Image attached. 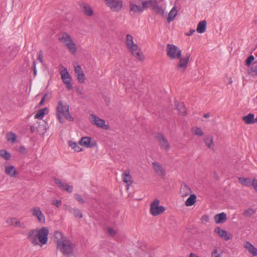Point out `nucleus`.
Here are the masks:
<instances>
[{"instance_id":"1","label":"nucleus","mask_w":257,"mask_h":257,"mask_svg":"<svg viewBox=\"0 0 257 257\" xmlns=\"http://www.w3.org/2000/svg\"><path fill=\"white\" fill-rule=\"evenodd\" d=\"M54 241L57 244V248L63 255L68 257L72 256L74 244L61 232L58 231L55 232Z\"/></svg>"},{"instance_id":"2","label":"nucleus","mask_w":257,"mask_h":257,"mask_svg":"<svg viewBox=\"0 0 257 257\" xmlns=\"http://www.w3.org/2000/svg\"><path fill=\"white\" fill-rule=\"evenodd\" d=\"M56 115L57 119L61 123L64 122L62 117L71 121L74 120V118L69 113V106L62 100L58 102Z\"/></svg>"},{"instance_id":"3","label":"nucleus","mask_w":257,"mask_h":257,"mask_svg":"<svg viewBox=\"0 0 257 257\" xmlns=\"http://www.w3.org/2000/svg\"><path fill=\"white\" fill-rule=\"evenodd\" d=\"M166 50L167 56L171 59H179L181 57V50L175 45L168 44Z\"/></svg>"},{"instance_id":"4","label":"nucleus","mask_w":257,"mask_h":257,"mask_svg":"<svg viewBox=\"0 0 257 257\" xmlns=\"http://www.w3.org/2000/svg\"><path fill=\"white\" fill-rule=\"evenodd\" d=\"M59 39L67 46L69 51L74 54L76 51L75 44L67 33H63Z\"/></svg>"},{"instance_id":"5","label":"nucleus","mask_w":257,"mask_h":257,"mask_svg":"<svg viewBox=\"0 0 257 257\" xmlns=\"http://www.w3.org/2000/svg\"><path fill=\"white\" fill-rule=\"evenodd\" d=\"M89 120L92 124L96 125L98 127L102 128L105 130L109 129V125L105 124V120L100 118L95 114H90Z\"/></svg>"},{"instance_id":"6","label":"nucleus","mask_w":257,"mask_h":257,"mask_svg":"<svg viewBox=\"0 0 257 257\" xmlns=\"http://www.w3.org/2000/svg\"><path fill=\"white\" fill-rule=\"evenodd\" d=\"M48 234L49 230L46 227H43L40 229H38L37 239L39 243H40L41 246L47 243L48 239Z\"/></svg>"},{"instance_id":"7","label":"nucleus","mask_w":257,"mask_h":257,"mask_svg":"<svg viewBox=\"0 0 257 257\" xmlns=\"http://www.w3.org/2000/svg\"><path fill=\"white\" fill-rule=\"evenodd\" d=\"M106 5L113 12H119L123 6L121 0H104Z\"/></svg>"},{"instance_id":"8","label":"nucleus","mask_w":257,"mask_h":257,"mask_svg":"<svg viewBox=\"0 0 257 257\" xmlns=\"http://www.w3.org/2000/svg\"><path fill=\"white\" fill-rule=\"evenodd\" d=\"M159 203L158 200H155L151 204L150 211L153 216H157L164 212L165 210L164 207L159 206Z\"/></svg>"},{"instance_id":"9","label":"nucleus","mask_w":257,"mask_h":257,"mask_svg":"<svg viewBox=\"0 0 257 257\" xmlns=\"http://www.w3.org/2000/svg\"><path fill=\"white\" fill-rule=\"evenodd\" d=\"M156 138L159 143L161 149L166 152H168L170 149V145L163 135L158 133L156 135Z\"/></svg>"},{"instance_id":"10","label":"nucleus","mask_w":257,"mask_h":257,"mask_svg":"<svg viewBox=\"0 0 257 257\" xmlns=\"http://www.w3.org/2000/svg\"><path fill=\"white\" fill-rule=\"evenodd\" d=\"M61 74L62 81L65 85L66 88L68 90H71L73 88L71 78L67 69L65 68L64 71L61 72Z\"/></svg>"},{"instance_id":"11","label":"nucleus","mask_w":257,"mask_h":257,"mask_svg":"<svg viewBox=\"0 0 257 257\" xmlns=\"http://www.w3.org/2000/svg\"><path fill=\"white\" fill-rule=\"evenodd\" d=\"M30 211L33 215L37 218L38 222L40 223L45 222V216L40 207H34L31 209Z\"/></svg>"},{"instance_id":"12","label":"nucleus","mask_w":257,"mask_h":257,"mask_svg":"<svg viewBox=\"0 0 257 257\" xmlns=\"http://www.w3.org/2000/svg\"><path fill=\"white\" fill-rule=\"evenodd\" d=\"M79 144L87 148H92L97 145L95 141H92V139L89 137H83L79 141Z\"/></svg>"},{"instance_id":"13","label":"nucleus","mask_w":257,"mask_h":257,"mask_svg":"<svg viewBox=\"0 0 257 257\" xmlns=\"http://www.w3.org/2000/svg\"><path fill=\"white\" fill-rule=\"evenodd\" d=\"M38 229H32L27 234V237L33 245L39 244L37 239Z\"/></svg>"},{"instance_id":"14","label":"nucleus","mask_w":257,"mask_h":257,"mask_svg":"<svg viewBox=\"0 0 257 257\" xmlns=\"http://www.w3.org/2000/svg\"><path fill=\"white\" fill-rule=\"evenodd\" d=\"M128 48L132 54L138 59L140 61L143 60V58H142V52L137 44H134L133 45L128 47Z\"/></svg>"},{"instance_id":"15","label":"nucleus","mask_w":257,"mask_h":257,"mask_svg":"<svg viewBox=\"0 0 257 257\" xmlns=\"http://www.w3.org/2000/svg\"><path fill=\"white\" fill-rule=\"evenodd\" d=\"M55 183L63 190H65L68 193H71L73 191V187L66 183H63L62 181L57 178L54 179Z\"/></svg>"},{"instance_id":"16","label":"nucleus","mask_w":257,"mask_h":257,"mask_svg":"<svg viewBox=\"0 0 257 257\" xmlns=\"http://www.w3.org/2000/svg\"><path fill=\"white\" fill-rule=\"evenodd\" d=\"M122 178L123 181L127 185L126 189H128L129 186L133 182L132 177L130 175V171L129 170H125L122 174Z\"/></svg>"},{"instance_id":"17","label":"nucleus","mask_w":257,"mask_h":257,"mask_svg":"<svg viewBox=\"0 0 257 257\" xmlns=\"http://www.w3.org/2000/svg\"><path fill=\"white\" fill-rule=\"evenodd\" d=\"M190 55L187 54L185 57H181L179 58V62L177 66V68H181L183 70L185 69L187 66Z\"/></svg>"},{"instance_id":"18","label":"nucleus","mask_w":257,"mask_h":257,"mask_svg":"<svg viewBox=\"0 0 257 257\" xmlns=\"http://www.w3.org/2000/svg\"><path fill=\"white\" fill-rule=\"evenodd\" d=\"M75 73L78 81L81 83H84L85 79V75L80 66L78 65L75 67Z\"/></svg>"},{"instance_id":"19","label":"nucleus","mask_w":257,"mask_h":257,"mask_svg":"<svg viewBox=\"0 0 257 257\" xmlns=\"http://www.w3.org/2000/svg\"><path fill=\"white\" fill-rule=\"evenodd\" d=\"M214 231L215 233L218 234L221 238H223L226 241L229 240L231 237V234L228 235L226 230L222 229L219 227H216Z\"/></svg>"},{"instance_id":"20","label":"nucleus","mask_w":257,"mask_h":257,"mask_svg":"<svg viewBox=\"0 0 257 257\" xmlns=\"http://www.w3.org/2000/svg\"><path fill=\"white\" fill-rule=\"evenodd\" d=\"M192 191L190 187L185 183H182L181 185L180 194L182 197H186L191 194Z\"/></svg>"},{"instance_id":"21","label":"nucleus","mask_w":257,"mask_h":257,"mask_svg":"<svg viewBox=\"0 0 257 257\" xmlns=\"http://www.w3.org/2000/svg\"><path fill=\"white\" fill-rule=\"evenodd\" d=\"M65 209L66 210H68L69 212L73 214L75 217L81 218L83 216L81 211L76 207L72 208L69 205H66Z\"/></svg>"},{"instance_id":"22","label":"nucleus","mask_w":257,"mask_h":257,"mask_svg":"<svg viewBox=\"0 0 257 257\" xmlns=\"http://www.w3.org/2000/svg\"><path fill=\"white\" fill-rule=\"evenodd\" d=\"M129 6L130 8V14L131 15H132V12L133 13H142L143 12L142 7L140 5H137L134 4L133 2H130L129 3Z\"/></svg>"},{"instance_id":"23","label":"nucleus","mask_w":257,"mask_h":257,"mask_svg":"<svg viewBox=\"0 0 257 257\" xmlns=\"http://www.w3.org/2000/svg\"><path fill=\"white\" fill-rule=\"evenodd\" d=\"M243 246L253 256L257 255V248L251 243L248 241H246L244 243Z\"/></svg>"},{"instance_id":"24","label":"nucleus","mask_w":257,"mask_h":257,"mask_svg":"<svg viewBox=\"0 0 257 257\" xmlns=\"http://www.w3.org/2000/svg\"><path fill=\"white\" fill-rule=\"evenodd\" d=\"M214 219L217 224L224 223L227 219L226 214L224 212H222L215 215Z\"/></svg>"},{"instance_id":"25","label":"nucleus","mask_w":257,"mask_h":257,"mask_svg":"<svg viewBox=\"0 0 257 257\" xmlns=\"http://www.w3.org/2000/svg\"><path fill=\"white\" fill-rule=\"evenodd\" d=\"M175 105L180 114L184 115L186 114V109L183 103H178L177 101H175Z\"/></svg>"},{"instance_id":"26","label":"nucleus","mask_w":257,"mask_h":257,"mask_svg":"<svg viewBox=\"0 0 257 257\" xmlns=\"http://www.w3.org/2000/svg\"><path fill=\"white\" fill-rule=\"evenodd\" d=\"M153 168L155 172L159 175H164L165 171L162 166L158 162L153 163Z\"/></svg>"},{"instance_id":"27","label":"nucleus","mask_w":257,"mask_h":257,"mask_svg":"<svg viewBox=\"0 0 257 257\" xmlns=\"http://www.w3.org/2000/svg\"><path fill=\"white\" fill-rule=\"evenodd\" d=\"M82 11L85 13V14L88 16H91L93 14V11L90 7L86 4H83L81 6Z\"/></svg>"},{"instance_id":"28","label":"nucleus","mask_w":257,"mask_h":257,"mask_svg":"<svg viewBox=\"0 0 257 257\" xmlns=\"http://www.w3.org/2000/svg\"><path fill=\"white\" fill-rule=\"evenodd\" d=\"M206 28V22L205 20L200 22L197 27L196 31L198 33L202 34L204 33Z\"/></svg>"},{"instance_id":"29","label":"nucleus","mask_w":257,"mask_h":257,"mask_svg":"<svg viewBox=\"0 0 257 257\" xmlns=\"http://www.w3.org/2000/svg\"><path fill=\"white\" fill-rule=\"evenodd\" d=\"M152 9L155 12L157 15H160L161 16H163L164 15V10L161 6L158 5L157 0H156V2L154 4V6L153 7Z\"/></svg>"},{"instance_id":"30","label":"nucleus","mask_w":257,"mask_h":257,"mask_svg":"<svg viewBox=\"0 0 257 257\" xmlns=\"http://www.w3.org/2000/svg\"><path fill=\"white\" fill-rule=\"evenodd\" d=\"M178 14V11L176 10V7H174L169 13L167 18V21L169 23L172 21Z\"/></svg>"},{"instance_id":"31","label":"nucleus","mask_w":257,"mask_h":257,"mask_svg":"<svg viewBox=\"0 0 257 257\" xmlns=\"http://www.w3.org/2000/svg\"><path fill=\"white\" fill-rule=\"evenodd\" d=\"M156 2V0H148V1H143L142 2V9L143 10V11L151 7L153 8V7L154 6V4Z\"/></svg>"},{"instance_id":"32","label":"nucleus","mask_w":257,"mask_h":257,"mask_svg":"<svg viewBox=\"0 0 257 257\" xmlns=\"http://www.w3.org/2000/svg\"><path fill=\"white\" fill-rule=\"evenodd\" d=\"M254 114L253 113H249L242 117L243 121L246 124H249L253 123Z\"/></svg>"},{"instance_id":"33","label":"nucleus","mask_w":257,"mask_h":257,"mask_svg":"<svg viewBox=\"0 0 257 257\" xmlns=\"http://www.w3.org/2000/svg\"><path fill=\"white\" fill-rule=\"evenodd\" d=\"M239 182L242 185L246 186H252V181H251V180L249 178H244L240 177L238 178Z\"/></svg>"},{"instance_id":"34","label":"nucleus","mask_w":257,"mask_h":257,"mask_svg":"<svg viewBox=\"0 0 257 257\" xmlns=\"http://www.w3.org/2000/svg\"><path fill=\"white\" fill-rule=\"evenodd\" d=\"M204 142L209 149L213 150L214 144L212 136H206L204 138Z\"/></svg>"},{"instance_id":"35","label":"nucleus","mask_w":257,"mask_h":257,"mask_svg":"<svg viewBox=\"0 0 257 257\" xmlns=\"http://www.w3.org/2000/svg\"><path fill=\"white\" fill-rule=\"evenodd\" d=\"M196 201V196L195 194H191L185 201V205L187 206L193 205Z\"/></svg>"},{"instance_id":"36","label":"nucleus","mask_w":257,"mask_h":257,"mask_svg":"<svg viewBox=\"0 0 257 257\" xmlns=\"http://www.w3.org/2000/svg\"><path fill=\"white\" fill-rule=\"evenodd\" d=\"M6 139L8 142L13 144L16 141L17 136L13 132H9L6 135Z\"/></svg>"},{"instance_id":"37","label":"nucleus","mask_w":257,"mask_h":257,"mask_svg":"<svg viewBox=\"0 0 257 257\" xmlns=\"http://www.w3.org/2000/svg\"><path fill=\"white\" fill-rule=\"evenodd\" d=\"M6 173L12 177L15 176L16 174V171L15 167L13 166L6 167L5 170Z\"/></svg>"},{"instance_id":"38","label":"nucleus","mask_w":257,"mask_h":257,"mask_svg":"<svg viewBox=\"0 0 257 257\" xmlns=\"http://www.w3.org/2000/svg\"><path fill=\"white\" fill-rule=\"evenodd\" d=\"M69 146L77 152H79L82 150V149L76 143L73 141H70L68 142Z\"/></svg>"},{"instance_id":"39","label":"nucleus","mask_w":257,"mask_h":257,"mask_svg":"<svg viewBox=\"0 0 257 257\" xmlns=\"http://www.w3.org/2000/svg\"><path fill=\"white\" fill-rule=\"evenodd\" d=\"M46 111H48V109L47 107H45V108L40 109L39 111H38L36 113V114L35 115V117L36 118H39L43 117L45 115Z\"/></svg>"},{"instance_id":"40","label":"nucleus","mask_w":257,"mask_h":257,"mask_svg":"<svg viewBox=\"0 0 257 257\" xmlns=\"http://www.w3.org/2000/svg\"><path fill=\"white\" fill-rule=\"evenodd\" d=\"M135 44L133 41V38L132 35L127 34L126 36L125 44L127 47Z\"/></svg>"},{"instance_id":"41","label":"nucleus","mask_w":257,"mask_h":257,"mask_svg":"<svg viewBox=\"0 0 257 257\" xmlns=\"http://www.w3.org/2000/svg\"><path fill=\"white\" fill-rule=\"evenodd\" d=\"M0 156L6 160H9L11 157L10 154L4 150H0Z\"/></svg>"},{"instance_id":"42","label":"nucleus","mask_w":257,"mask_h":257,"mask_svg":"<svg viewBox=\"0 0 257 257\" xmlns=\"http://www.w3.org/2000/svg\"><path fill=\"white\" fill-rule=\"evenodd\" d=\"M255 213V211L252 208H248L245 210L243 213V215L245 217H249Z\"/></svg>"},{"instance_id":"43","label":"nucleus","mask_w":257,"mask_h":257,"mask_svg":"<svg viewBox=\"0 0 257 257\" xmlns=\"http://www.w3.org/2000/svg\"><path fill=\"white\" fill-rule=\"evenodd\" d=\"M249 73L252 76L257 75V65L250 68L249 70Z\"/></svg>"},{"instance_id":"44","label":"nucleus","mask_w":257,"mask_h":257,"mask_svg":"<svg viewBox=\"0 0 257 257\" xmlns=\"http://www.w3.org/2000/svg\"><path fill=\"white\" fill-rule=\"evenodd\" d=\"M74 197H75V199L76 200H77V201L78 202H79L80 203L82 204V203H85V200L82 197V196L79 194H77V193L75 194Z\"/></svg>"},{"instance_id":"45","label":"nucleus","mask_w":257,"mask_h":257,"mask_svg":"<svg viewBox=\"0 0 257 257\" xmlns=\"http://www.w3.org/2000/svg\"><path fill=\"white\" fill-rule=\"evenodd\" d=\"M14 226L15 227H18L21 228H24L25 227V224L23 222H21L20 220H17V219H15Z\"/></svg>"},{"instance_id":"46","label":"nucleus","mask_w":257,"mask_h":257,"mask_svg":"<svg viewBox=\"0 0 257 257\" xmlns=\"http://www.w3.org/2000/svg\"><path fill=\"white\" fill-rule=\"evenodd\" d=\"M254 57L253 55H250L246 60L245 64L247 66H249L254 61Z\"/></svg>"},{"instance_id":"47","label":"nucleus","mask_w":257,"mask_h":257,"mask_svg":"<svg viewBox=\"0 0 257 257\" xmlns=\"http://www.w3.org/2000/svg\"><path fill=\"white\" fill-rule=\"evenodd\" d=\"M195 135L198 136H202L203 135V132L202 129L200 127H197L194 133Z\"/></svg>"},{"instance_id":"48","label":"nucleus","mask_w":257,"mask_h":257,"mask_svg":"<svg viewBox=\"0 0 257 257\" xmlns=\"http://www.w3.org/2000/svg\"><path fill=\"white\" fill-rule=\"evenodd\" d=\"M217 249H215L211 253L212 257H221V253H218Z\"/></svg>"},{"instance_id":"49","label":"nucleus","mask_w":257,"mask_h":257,"mask_svg":"<svg viewBox=\"0 0 257 257\" xmlns=\"http://www.w3.org/2000/svg\"><path fill=\"white\" fill-rule=\"evenodd\" d=\"M17 53L15 51H12L11 53V55L10 56V58L9 59V61L13 60L15 57L16 56Z\"/></svg>"},{"instance_id":"50","label":"nucleus","mask_w":257,"mask_h":257,"mask_svg":"<svg viewBox=\"0 0 257 257\" xmlns=\"http://www.w3.org/2000/svg\"><path fill=\"white\" fill-rule=\"evenodd\" d=\"M38 59L40 61V62H41L42 63L43 62V54H42V51H40L39 52Z\"/></svg>"},{"instance_id":"51","label":"nucleus","mask_w":257,"mask_h":257,"mask_svg":"<svg viewBox=\"0 0 257 257\" xmlns=\"http://www.w3.org/2000/svg\"><path fill=\"white\" fill-rule=\"evenodd\" d=\"M33 69L34 71V76H35L37 75L36 62L35 61H34L33 63Z\"/></svg>"},{"instance_id":"52","label":"nucleus","mask_w":257,"mask_h":257,"mask_svg":"<svg viewBox=\"0 0 257 257\" xmlns=\"http://www.w3.org/2000/svg\"><path fill=\"white\" fill-rule=\"evenodd\" d=\"M15 219H16V218H15L9 219L7 220V223L10 225H14Z\"/></svg>"},{"instance_id":"53","label":"nucleus","mask_w":257,"mask_h":257,"mask_svg":"<svg viewBox=\"0 0 257 257\" xmlns=\"http://www.w3.org/2000/svg\"><path fill=\"white\" fill-rule=\"evenodd\" d=\"M61 204L62 202L61 200H55L53 202V204L57 207H59Z\"/></svg>"},{"instance_id":"54","label":"nucleus","mask_w":257,"mask_h":257,"mask_svg":"<svg viewBox=\"0 0 257 257\" xmlns=\"http://www.w3.org/2000/svg\"><path fill=\"white\" fill-rule=\"evenodd\" d=\"M19 150H20V152L23 154H25L27 153V151H26V148H25V147L24 146H21L20 149H19Z\"/></svg>"},{"instance_id":"55","label":"nucleus","mask_w":257,"mask_h":257,"mask_svg":"<svg viewBox=\"0 0 257 257\" xmlns=\"http://www.w3.org/2000/svg\"><path fill=\"white\" fill-rule=\"evenodd\" d=\"M108 232L111 235H114L115 234V230L111 228H108Z\"/></svg>"},{"instance_id":"56","label":"nucleus","mask_w":257,"mask_h":257,"mask_svg":"<svg viewBox=\"0 0 257 257\" xmlns=\"http://www.w3.org/2000/svg\"><path fill=\"white\" fill-rule=\"evenodd\" d=\"M195 32V30L193 29H191L190 31L186 34L187 36H191L193 35V34Z\"/></svg>"},{"instance_id":"57","label":"nucleus","mask_w":257,"mask_h":257,"mask_svg":"<svg viewBox=\"0 0 257 257\" xmlns=\"http://www.w3.org/2000/svg\"><path fill=\"white\" fill-rule=\"evenodd\" d=\"M47 96V94H45V96L42 98L41 100L39 102V105H42L45 100V98Z\"/></svg>"},{"instance_id":"58","label":"nucleus","mask_w":257,"mask_h":257,"mask_svg":"<svg viewBox=\"0 0 257 257\" xmlns=\"http://www.w3.org/2000/svg\"><path fill=\"white\" fill-rule=\"evenodd\" d=\"M201 219L202 221H205L206 222H208L209 220V218H208V216H207V215H203Z\"/></svg>"},{"instance_id":"59","label":"nucleus","mask_w":257,"mask_h":257,"mask_svg":"<svg viewBox=\"0 0 257 257\" xmlns=\"http://www.w3.org/2000/svg\"><path fill=\"white\" fill-rule=\"evenodd\" d=\"M210 113H205V114H204V117L205 118H208V117H210Z\"/></svg>"},{"instance_id":"60","label":"nucleus","mask_w":257,"mask_h":257,"mask_svg":"<svg viewBox=\"0 0 257 257\" xmlns=\"http://www.w3.org/2000/svg\"><path fill=\"white\" fill-rule=\"evenodd\" d=\"M30 130L32 133H33L35 131V126L34 125L30 126Z\"/></svg>"},{"instance_id":"61","label":"nucleus","mask_w":257,"mask_h":257,"mask_svg":"<svg viewBox=\"0 0 257 257\" xmlns=\"http://www.w3.org/2000/svg\"><path fill=\"white\" fill-rule=\"evenodd\" d=\"M189 257H199V256L197 255L195 253H191L190 254V256Z\"/></svg>"},{"instance_id":"62","label":"nucleus","mask_w":257,"mask_h":257,"mask_svg":"<svg viewBox=\"0 0 257 257\" xmlns=\"http://www.w3.org/2000/svg\"><path fill=\"white\" fill-rule=\"evenodd\" d=\"M257 123V117L255 118H253V123Z\"/></svg>"},{"instance_id":"63","label":"nucleus","mask_w":257,"mask_h":257,"mask_svg":"<svg viewBox=\"0 0 257 257\" xmlns=\"http://www.w3.org/2000/svg\"><path fill=\"white\" fill-rule=\"evenodd\" d=\"M232 83L231 78H230L228 82V84H231Z\"/></svg>"}]
</instances>
